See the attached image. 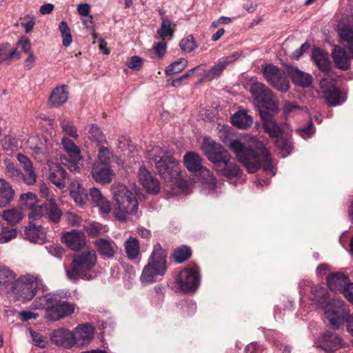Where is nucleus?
Masks as SVG:
<instances>
[{
    "mask_svg": "<svg viewBox=\"0 0 353 353\" xmlns=\"http://www.w3.org/2000/svg\"><path fill=\"white\" fill-rule=\"evenodd\" d=\"M74 334V344L84 346L89 344L94 334V328L91 324H83L77 327Z\"/></svg>",
    "mask_w": 353,
    "mask_h": 353,
    "instance_id": "obj_18",
    "label": "nucleus"
},
{
    "mask_svg": "<svg viewBox=\"0 0 353 353\" xmlns=\"http://www.w3.org/2000/svg\"><path fill=\"white\" fill-rule=\"evenodd\" d=\"M319 346L327 352H334L343 346L341 337L335 333H325L321 339Z\"/></svg>",
    "mask_w": 353,
    "mask_h": 353,
    "instance_id": "obj_23",
    "label": "nucleus"
},
{
    "mask_svg": "<svg viewBox=\"0 0 353 353\" xmlns=\"http://www.w3.org/2000/svg\"><path fill=\"white\" fill-rule=\"evenodd\" d=\"M88 140L95 144L96 146L105 141V137L101 130L100 128L96 124H92L89 126L86 133Z\"/></svg>",
    "mask_w": 353,
    "mask_h": 353,
    "instance_id": "obj_39",
    "label": "nucleus"
},
{
    "mask_svg": "<svg viewBox=\"0 0 353 353\" xmlns=\"http://www.w3.org/2000/svg\"><path fill=\"white\" fill-rule=\"evenodd\" d=\"M68 99V92L65 85L56 87L48 99V105L51 108H58L64 104Z\"/></svg>",
    "mask_w": 353,
    "mask_h": 353,
    "instance_id": "obj_29",
    "label": "nucleus"
},
{
    "mask_svg": "<svg viewBox=\"0 0 353 353\" xmlns=\"http://www.w3.org/2000/svg\"><path fill=\"white\" fill-rule=\"evenodd\" d=\"M183 161L190 172L199 173L203 183L208 184L210 189L215 188L216 179L208 169L202 165V159L198 154L194 152H186Z\"/></svg>",
    "mask_w": 353,
    "mask_h": 353,
    "instance_id": "obj_9",
    "label": "nucleus"
},
{
    "mask_svg": "<svg viewBox=\"0 0 353 353\" xmlns=\"http://www.w3.org/2000/svg\"><path fill=\"white\" fill-rule=\"evenodd\" d=\"M327 283L332 291L337 292L343 290L347 286L349 279L343 273L336 272L327 276Z\"/></svg>",
    "mask_w": 353,
    "mask_h": 353,
    "instance_id": "obj_32",
    "label": "nucleus"
},
{
    "mask_svg": "<svg viewBox=\"0 0 353 353\" xmlns=\"http://www.w3.org/2000/svg\"><path fill=\"white\" fill-rule=\"evenodd\" d=\"M24 22L21 23V26L24 28L26 33L30 32L34 25H35V19L32 14H27L23 17Z\"/></svg>",
    "mask_w": 353,
    "mask_h": 353,
    "instance_id": "obj_57",
    "label": "nucleus"
},
{
    "mask_svg": "<svg viewBox=\"0 0 353 353\" xmlns=\"http://www.w3.org/2000/svg\"><path fill=\"white\" fill-rule=\"evenodd\" d=\"M93 243L99 255L103 259L113 258L117 253V246L112 240L99 238Z\"/></svg>",
    "mask_w": 353,
    "mask_h": 353,
    "instance_id": "obj_21",
    "label": "nucleus"
},
{
    "mask_svg": "<svg viewBox=\"0 0 353 353\" xmlns=\"http://www.w3.org/2000/svg\"><path fill=\"white\" fill-rule=\"evenodd\" d=\"M17 159L22 165L23 169L33 166V163L30 159L23 154H18L17 155Z\"/></svg>",
    "mask_w": 353,
    "mask_h": 353,
    "instance_id": "obj_63",
    "label": "nucleus"
},
{
    "mask_svg": "<svg viewBox=\"0 0 353 353\" xmlns=\"http://www.w3.org/2000/svg\"><path fill=\"white\" fill-rule=\"evenodd\" d=\"M188 65V61L185 59L181 58L174 63L169 65L165 70V73L167 76L177 74L182 71Z\"/></svg>",
    "mask_w": 353,
    "mask_h": 353,
    "instance_id": "obj_45",
    "label": "nucleus"
},
{
    "mask_svg": "<svg viewBox=\"0 0 353 353\" xmlns=\"http://www.w3.org/2000/svg\"><path fill=\"white\" fill-rule=\"evenodd\" d=\"M286 70L294 84L303 88H307L312 84V77L310 74L292 65L288 66Z\"/></svg>",
    "mask_w": 353,
    "mask_h": 353,
    "instance_id": "obj_25",
    "label": "nucleus"
},
{
    "mask_svg": "<svg viewBox=\"0 0 353 353\" xmlns=\"http://www.w3.org/2000/svg\"><path fill=\"white\" fill-rule=\"evenodd\" d=\"M60 126L62 130L68 136L77 139L79 138V134L77 132V130L74 125L70 121L67 119H62L60 122Z\"/></svg>",
    "mask_w": 353,
    "mask_h": 353,
    "instance_id": "obj_47",
    "label": "nucleus"
},
{
    "mask_svg": "<svg viewBox=\"0 0 353 353\" xmlns=\"http://www.w3.org/2000/svg\"><path fill=\"white\" fill-rule=\"evenodd\" d=\"M97 254L94 250H88L74 256L71 270H66L68 277L72 281L79 278L91 280L94 277L92 271L97 263Z\"/></svg>",
    "mask_w": 353,
    "mask_h": 353,
    "instance_id": "obj_7",
    "label": "nucleus"
},
{
    "mask_svg": "<svg viewBox=\"0 0 353 353\" xmlns=\"http://www.w3.org/2000/svg\"><path fill=\"white\" fill-rule=\"evenodd\" d=\"M62 241L71 250L78 251L86 245L85 235L83 232L72 230L62 234Z\"/></svg>",
    "mask_w": 353,
    "mask_h": 353,
    "instance_id": "obj_16",
    "label": "nucleus"
},
{
    "mask_svg": "<svg viewBox=\"0 0 353 353\" xmlns=\"http://www.w3.org/2000/svg\"><path fill=\"white\" fill-rule=\"evenodd\" d=\"M259 113L263 121V127L265 132L268 133L270 137H279L281 136L283 130L274 119L272 114L264 110H260Z\"/></svg>",
    "mask_w": 353,
    "mask_h": 353,
    "instance_id": "obj_17",
    "label": "nucleus"
},
{
    "mask_svg": "<svg viewBox=\"0 0 353 353\" xmlns=\"http://www.w3.org/2000/svg\"><path fill=\"white\" fill-rule=\"evenodd\" d=\"M61 145L68 157L61 156V163L71 172H79L80 170L79 163L82 159L79 148L67 137L62 138Z\"/></svg>",
    "mask_w": 353,
    "mask_h": 353,
    "instance_id": "obj_11",
    "label": "nucleus"
},
{
    "mask_svg": "<svg viewBox=\"0 0 353 353\" xmlns=\"http://www.w3.org/2000/svg\"><path fill=\"white\" fill-rule=\"evenodd\" d=\"M192 252L189 247L182 245L177 248L174 252V258L176 262L182 263L188 260L191 256Z\"/></svg>",
    "mask_w": 353,
    "mask_h": 353,
    "instance_id": "obj_46",
    "label": "nucleus"
},
{
    "mask_svg": "<svg viewBox=\"0 0 353 353\" xmlns=\"http://www.w3.org/2000/svg\"><path fill=\"white\" fill-rule=\"evenodd\" d=\"M311 58L316 67L323 73L327 74L331 69V62L327 52L319 48L312 50Z\"/></svg>",
    "mask_w": 353,
    "mask_h": 353,
    "instance_id": "obj_22",
    "label": "nucleus"
},
{
    "mask_svg": "<svg viewBox=\"0 0 353 353\" xmlns=\"http://www.w3.org/2000/svg\"><path fill=\"white\" fill-rule=\"evenodd\" d=\"M263 74L266 81L275 89L286 92L290 88V82L285 72L279 68L268 64L263 67Z\"/></svg>",
    "mask_w": 353,
    "mask_h": 353,
    "instance_id": "obj_13",
    "label": "nucleus"
},
{
    "mask_svg": "<svg viewBox=\"0 0 353 353\" xmlns=\"http://www.w3.org/2000/svg\"><path fill=\"white\" fill-rule=\"evenodd\" d=\"M323 92L326 101L330 105L335 106L345 101L340 90L334 86L332 88L324 89Z\"/></svg>",
    "mask_w": 353,
    "mask_h": 353,
    "instance_id": "obj_40",
    "label": "nucleus"
},
{
    "mask_svg": "<svg viewBox=\"0 0 353 353\" xmlns=\"http://www.w3.org/2000/svg\"><path fill=\"white\" fill-rule=\"evenodd\" d=\"M172 34H173V31L171 28L170 20H169L168 19H163L161 22V28L157 31V34H158L159 37H160V38L163 39V40H164V39L168 35H170V37H172Z\"/></svg>",
    "mask_w": 353,
    "mask_h": 353,
    "instance_id": "obj_50",
    "label": "nucleus"
},
{
    "mask_svg": "<svg viewBox=\"0 0 353 353\" xmlns=\"http://www.w3.org/2000/svg\"><path fill=\"white\" fill-rule=\"evenodd\" d=\"M166 252L160 244H156L148 259L147 265L143 268L140 281L142 283H154L163 276L166 271Z\"/></svg>",
    "mask_w": 353,
    "mask_h": 353,
    "instance_id": "obj_6",
    "label": "nucleus"
},
{
    "mask_svg": "<svg viewBox=\"0 0 353 353\" xmlns=\"http://www.w3.org/2000/svg\"><path fill=\"white\" fill-rule=\"evenodd\" d=\"M276 138V140L275 144L276 147L289 154L292 150L291 143L288 139H284L281 136Z\"/></svg>",
    "mask_w": 353,
    "mask_h": 353,
    "instance_id": "obj_58",
    "label": "nucleus"
},
{
    "mask_svg": "<svg viewBox=\"0 0 353 353\" xmlns=\"http://www.w3.org/2000/svg\"><path fill=\"white\" fill-rule=\"evenodd\" d=\"M14 273L5 266L0 267V286L6 287L14 282Z\"/></svg>",
    "mask_w": 353,
    "mask_h": 353,
    "instance_id": "obj_44",
    "label": "nucleus"
},
{
    "mask_svg": "<svg viewBox=\"0 0 353 353\" xmlns=\"http://www.w3.org/2000/svg\"><path fill=\"white\" fill-rule=\"evenodd\" d=\"M67 172L57 163H52L50 165L49 179L57 188L62 189L65 187V179Z\"/></svg>",
    "mask_w": 353,
    "mask_h": 353,
    "instance_id": "obj_28",
    "label": "nucleus"
},
{
    "mask_svg": "<svg viewBox=\"0 0 353 353\" xmlns=\"http://www.w3.org/2000/svg\"><path fill=\"white\" fill-rule=\"evenodd\" d=\"M166 43L163 41L159 43H157L154 47L155 53L159 57H162L166 52Z\"/></svg>",
    "mask_w": 353,
    "mask_h": 353,
    "instance_id": "obj_64",
    "label": "nucleus"
},
{
    "mask_svg": "<svg viewBox=\"0 0 353 353\" xmlns=\"http://www.w3.org/2000/svg\"><path fill=\"white\" fill-rule=\"evenodd\" d=\"M15 192L9 181L0 178V199L6 205H9L14 199Z\"/></svg>",
    "mask_w": 353,
    "mask_h": 353,
    "instance_id": "obj_33",
    "label": "nucleus"
},
{
    "mask_svg": "<svg viewBox=\"0 0 353 353\" xmlns=\"http://www.w3.org/2000/svg\"><path fill=\"white\" fill-rule=\"evenodd\" d=\"M37 201V196L32 193L28 192L23 194L20 196V201L23 205L31 207V210L34 208V204Z\"/></svg>",
    "mask_w": 353,
    "mask_h": 353,
    "instance_id": "obj_56",
    "label": "nucleus"
},
{
    "mask_svg": "<svg viewBox=\"0 0 353 353\" xmlns=\"http://www.w3.org/2000/svg\"><path fill=\"white\" fill-rule=\"evenodd\" d=\"M92 176L96 181L106 184L110 183L112 180L114 172L109 165L94 163Z\"/></svg>",
    "mask_w": 353,
    "mask_h": 353,
    "instance_id": "obj_24",
    "label": "nucleus"
},
{
    "mask_svg": "<svg viewBox=\"0 0 353 353\" xmlns=\"http://www.w3.org/2000/svg\"><path fill=\"white\" fill-rule=\"evenodd\" d=\"M315 132L314 123L310 121L309 124L304 128H300L296 130V132L304 139L311 137Z\"/></svg>",
    "mask_w": 353,
    "mask_h": 353,
    "instance_id": "obj_55",
    "label": "nucleus"
},
{
    "mask_svg": "<svg viewBox=\"0 0 353 353\" xmlns=\"http://www.w3.org/2000/svg\"><path fill=\"white\" fill-rule=\"evenodd\" d=\"M30 336L32 339V342L35 345L41 348H44L47 346L48 341L46 336L32 330H30Z\"/></svg>",
    "mask_w": 353,
    "mask_h": 353,
    "instance_id": "obj_54",
    "label": "nucleus"
},
{
    "mask_svg": "<svg viewBox=\"0 0 353 353\" xmlns=\"http://www.w3.org/2000/svg\"><path fill=\"white\" fill-rule=\"evenodd\" d=\"M62 212L54 200L51 199L48 203L33 208L28 215L30 219H37L41 217L47 218L50 222H59Z\"/></svg>",
    "mask_w": 353,
    "mask_h": 353,
    "instance_id": "obj_14",
    "label": "nucleus"
},
{
    "mask_svg": "<svg viewBox=\"0 0 353 353\" xmlns=\"http://www.w3.org/2000/svg\"><path fill=\"white\" fill-rule=\"evenodd\" d=\"M232 63V57H228L219 61L218 63L212 67L205 74L204 78L206 80L212 81L219 77L226 66Z\"/></svg>",
    "mask_w": 353,
    "mask_h": 353,
    "instance_id": "obj_34",
    "label": "nucleus"
},
{
    "mask_svg": "<svg viewBox=\"0 0 353 353\" xmlns=\"http://www.w3.org/2000/svg\"><path fill=\"white\" fill-rule=\"evenodd\" d=\"M258 103L266 109L265 110L267 111H270L273 113H276L279 111V99L271 90L268 97H263L262 100H260Z\"/></svg>",
    "mask_w": 353,
    "mask_h": 353,
    "instance_id": "obj_41",
    "label": "nucleus"
},
{
    "mask_svg": "<svg viewBox=\"0 0 353 353\" xmlns=\"http://www.w3.org/2000/svg\"><path fill=\"white\" fill-rule=\"evenodd\" d=\"M180 48L185 52H191L197 48V44L192 35H189L181 41Z\"/></svg>",
    "mask_w": 353,
    "mask_h": 353,
    "instance_id": "obj_52",
    "label": "nucleus"
},
{
    "mask_svg": "<svg viewBox=\"0 0 353 353\" xmlns=\"http://www.w3.org/2000/svg\"><path fill=\"white\" fill-rule=\"evenodd\" d=\"M90 195L92 201L99 208L101 212L108 214L112 211L110 201L101 194L99 189L96 188H91Z\"/></svg>",
    "mask_w": 353,
    "mask_h": 353,
    "instance_id": "obj_30",
    "label": "nucleus"
},
{
    "mask_svg": "<svg viewBox=\"0 0 353 353\" xmlns=\"http://www.w3.org/2000/svg\"><path fill=\"white\" fill-rule=\"evenodd\" d=\"M36 309L45 310V318L50 321H57L72 315L76 305L67 301L60 293H50L35 299Z\"/></svg>",
    "mask_w": 353,
    "mask_h": 353,
    "instance_id": "obj_2",
    "label": "nucleus"
},
{
    "mask_svg": "<svg viewBox=\"0 0 353 353\" xmlns=\"http://www.w3.org/2000/svg\"><path fill=\"white\" fill-rule=\"evenodd\" d=\"M2 219L8 225L13 226L19 223L23 218V212L20 208H12L11 209L3 210L1 214Z\"/></svg>",
    "mask_w": 353,
    "mask_h": 353,
    "instance_id": "obj_35",
    "label": "nucleus"
},
{
    "mask_svg": "<svg viewBox=\"0 0 353 353\" xmlns=\"http://www.w3.org/2000/svg\"><path fill=\"white\" fill-rule=\"evenodd\" d=\"M128 68L134 70H139L142 68L143 61L139 56L132 57L127 62Z\"/></svg>",
    "mask_w": 353,
    "mask_h": 353,
    "instance_id": "obj_59",
    "label": "nucleus"
},
{
    "mask_svg": "<svg viewBox=\"0 0 353 353\" xmlns=\"http://www.w3.org/2000/svg\"><path fill=\"white\" fill-rule=\"evenodd\" d=\"M176 283L183 292L196 290L200 284L199 268L196 265L186 267L179 273Z\"/></svg>",
    "mask_w": 353,
    "mask_h": 353,
    "instance_id": "obj_12",
    "label": "nucleus"
},
{
    "mask_svg": "<svg viewBox=\"0 0 353 353\" xmlns=\"http://www.w3.org/2000/svg\"><path fill=\"white\" fill-rule=\"evenodd\" d=\"M148 158L164 180L171 183L170 185L172 183H178L179 185L183 183V181L179 180V163L168 152L155 145L148 150Z\"/></svg>",
    "mask_w": 353,
    "mask_h": 353,
    "instance_id": "obj_3",
    "label": "nucleus"
},
{
    "mask_svg": "<svg viewBox=\"0 0 353 353\" xmlns=\"http://www.w3.org/2000/svg\"><path fill=\"white\" fill-rule=\"evenodd\" d=\"M17 159L22 165L23 169L33 166V163L30 159L23 154H18L17 155Z\"/></svg>",
    "mask_w": 353,
    "mask_h": 353,
    "instance_id": "obj_62",
    "label": "nucleus"
},
{
    "mask_svg": "<svg viewBox=\"0 0 353 353\" xmlns=\"http://www.w3.org/2000/svg\"><path fill=\"white\" fill-rule=\"evenodd\" d=\"M59 30L63 37V45L68 46L72 43V36L70 34V30L65 21H61L59 26Z\"/></svg>",
    "mask_w": 353,
    "mask_h": 353,
    "instance_id": "obj_51",
    "label": "nucleus"
},
{
    "mask_svg": "<svg viewBox=\"0 0 353 353\" xmlns=\"http://www.w3.org/2000/svg\"><path fill=\"white\" fill-rule=\"evenodd\" d=\"M70 192L75 203L82 206L85 205L88 199V194L79 181H73L70 185Z\"/></svg>",
    "mask_w": 353,
    "mask_h": 353,
    "instance_id": "obj_31",
    "label": "nucleus"
},
{
    "mask_svg": "<svg viewBox=\"0 0 353 353\" xmlns=\"http://www.w3.org/2000/svg\"><path fill=\"white\" fill-rule=\"evenodd\" d=\"M311 292L313 299L324 308L329 324L333 329H338L349 314L347 305L340 299L328 300L327 293L321 286L313 287Z\"/></svg>",
    "mask_w": 353,
    "mask_h": 353,
    "instance_id": "obj_4",
    "label": "nucleus"
},
{
    "mask_svg": "<svg viewBox=\"0 0 353 353\" xmlns=\"http://www.w3.org/2000/svg\"><path fill=\"white\" fill-rule=\"evenodd\" d=\"M17 232L14 228L0 227V243H7L17 236Z\"/></svg>",
    "mask_w": 353,
    "mask_h": 353,
    "instance_id": "obj_49",
    "label": "nucleus"
},
{
    "mask_svg": "<svg viewBox=\"0 0 353 353\" xmlns=\"http://www.w3.org/2000/svg\"><path fill=\"white\" fill-rule=\"evenodd\" d=\"M201 148L208 159L214 164V169L230 160L228 151L220 143L205 137Z\"/></svg>",
    "mask_w": 353,
    "mask_h": 353,
    "instance_id": "obj_10",
    "label": "nucleus"
},
{
    "mask_svg": "<svg viewBox=\"0 0 353 353\" xmlns=\"http://www.w3.org/2000/svg\"><path fill=\"white\" fill-rule=\"evenodd\" d=\"M342 292L345 298L353 304V283H348Z\"/></svg>",
    "mask_w": 353,
    "mask_h": 353,
    "instance_id": "obj_61",
    "label": "nucleus"
},
{
    "mask_svg": "<svg viewBox=\"0 0 353 353\" xmlns=\"http://www.w3.org/2000/svg\"><path fill=\"white\" fill-rule=\"evenodd\" d=\"M21 181L28 185H32L37 182V174L33 166L23 169Z\"/></svg>",
    "mask_w": 353,
    "mask_h": 353,
    "instance_id": "obj_48",
    "label": "nucleus"
},
{
    "mask_svg": "<svg viewBox=\"0 0 353 353\" xmlns=\"http://www.w3.org/2000/svg\"><path fill=\"white\" fill-rule=\"evenodd\" d=\"M25 236L30 241L39 244L44 243L46 239L44 228L32 222L26 227Z\"/></svg>",
    "mask_w": 353,
    "mask_h": 353,
    "instance_id": "obj_26",
    "label": "nucleus"
},
{
    "mask_svg": "<svg viewBox=\"0 0 353 353\" xmlns=\"http://www.w3.org/2000/svg\"><path fill=\"white\" fill-rule=\"evenodd\" d=\"M332 57L336 68L347 70L350 67V59L346 51L339 46H334L332 51Z\"/></svg>",
    "mask_w": 353,
    "mask_h": 353,
    "instance_id": "obj_27",
    "label": "nucleus"
},
{
    "mask_svg": "<svg viewBox=\"0 0 353 353\" xmlns=\"http://www.w3.org/2000/svg\"><path fill=\"white\" fill-rule=\"evenodd\" d=\"M38 281L34 276H23L15 281L8 293L12 294L16 301H30L36 295Z\"/></svg>",
    "mask_w": 353,
    "mask_h": 353,
    "instance_id": "obj_8",
    "label": "nucleus"
},
{
    "mask_svg": "<svg viewBox=\"0 0 353 353\" xmlns=\"http://www.w3.org/2000/svg\"><path fill=\"white\" fill-rule=\"evenodd\" d=\"M52 342L58 346L70 348L74 345V334L69 330L59 328L50 334Z\"/></svg>",
    "mask_w": 353,
    "mask_h": 353,
    "instance_id": "obj_20",
    "label": "nucleus"
},
{
    "mask_svg": "<svg viewBox=\"0 0 353 353\" xmlns=\"http://www.w3.org/2000/svg\"><path fill=\"white\" fill-rule=\"evenodd\" d=\"M112 153L108 148L101 147L98 154V159L94 163L109 165Z\"/></svg>",
    "mask_w": 353,
    "mask_h": 353,
    "instance_id": "obj_53",
    "label": "nucleus"
},
{
    "mask_svg": "<svg viewBox=\"0 0 353 353\" xmlns=\"http://www.w3.org/2000/svg\"><path fill=\"white\" fill-rule=\"evenodd\" d=\"M17 47H20L22 51L26 54L32 52L31 51V43L30 40L26 37H21L17 43Z\"/></svg>",
    "mask_w": 353,
    "mask_h": 353,
    "instance_id": "obj_60",
    "label": "nucleus"
},
{
    "mask_svg": "<svg viewBox=\"0 0 353 353\" xmlns=\"http://www.w3.org/2000/svg\"><path fill=\"white\" fill-rule=\"evenodd\" d=\"M4 165L6 176L12 181L21 182L22 171L18 166L8 159L4 160Z\"/></svg>",
    "mask_w": 353,
    "mask_h": 353,
    "instance_id": "obj_37",
    "label": "nucleus"
},
{
    "mask_svg": "<svg viewBox=\"0 0 353 353\" xmlns=\"http://www.w3.org/2000/svg\"><path fill=\"white\" fill-rule=\"evenodd\" d=\"M215 170L221 175L227 178L236 177L241 174L240 168L230 161L227 163H222L221 165L218 166Z\"/></svg>",
    "mask_w": 353,
    "mask_h": 353,
    "instance_id": "obj_38",
    "label": "nucleus"
},
{
    "mask_svg": "<svg viewBox=\"0 0 353 353\" xmlns=\"http://www.w3.org/2000/svg\"><path fill=\"white\" fill-rule=\"evenodd\" d=\"M138 179L148 192L157 194L160 190L159 181L152 176L150 172L144 167H140L138 172Z\"/></svg>",
    "mask_w": 353,
    "mask_h": 353,
    "instance_id": "obj_19",
    "label": "nucleus"
},
{
    "mask_svg": "<svg viewBox=\"0 0 353 353\" xmlns=\"http://www.w3.org/2000/svg\"><path fill=\"white\" fill-rule=\"evenodd\" d=\"M252 97L257 102L262 100V98L270 94V89L265 84L260 82L254 83L250 88Z\"/></svg>",
    "mask_w": 353,
    "mask_h": 353,
    "instance_id": "obj_43",
    "label": "nucleus"
},
{
    "mask_svg": "<svg viewBox=\"0 0 353 353\" xmlns=\"http://www.w3.org/2000/svg\"><path fill=\"white\" fill-rule=\"evenodd\" d=\"M111 191L114 201L113 214L117 220L126 221L129 216L137 214L138 201L125 185L114 183L112 185Z\"/></svg>",
    "mask_w": 353,
    "mask_h": 353,
    "instance_id": "obj_5",
    "label": "nucleus"
},
{
    "mask_svg": "<svg viewBox=\"0 0 353 353\" xmlns=\"http://www.w3.org/2000/svg\"><path fill=\"white\" fill-rule=\"evenodd\" d=\"M338 34L341 43L348 49L353 57V16L350 17L347 21H343L339 24Z\"/></svg>",
    "mask_w": 353,
    "mask_h": 353,
    "instance_id": "obj_15",
    "label": "nucleus"
},
{
    "mask_svg": "<svg viewBox=\"0 0 353 353\" xmlns=\"http://www.w3.org/2000/svg\"><path fill=\"white\" fill-rule=\"evenodd\" d=\"M256 150L246 147L239 140H233L228 145L229 148L234 152L237 160L241 163L250 173H254L260 168L265 170H270L272 165V155L265 147L268 143L267 139L260 140L255 137Z\"/></svg>",
    "mask_w": 353,
    "mask_h": 353,
    "instance_id": "obj_1",
    "label": "nucleus"
},
{
    "mask_svg": "<svg viewBox=\"0 0 353 353\" xmlns=\"http://www.w3.org/2000/svg\"><path fill=\"white\" fill-rule=\"evenodd\" d=\"M125 250L130 259H136L140 253V246L137 239L130 237L125 241Z\"/></svg>",
    "mask_w": 353,
    "mask_h": 353,
    "instance_id": "obj_42",
    "label": "nucleus"
},
{
    "mask_svg": "<svg viewBox=\"0 0 353 353\" xmlns=\"http://www.w3.org/2000/svg\"><path fill=\"white\" fill-rule=\"evenodd\" d=\"M232 122L240 129H247L252 124L253 119L245 110H239L232 117Z\"/></svg>",
    "mask_w": 353,
    "mask_h": 353,
    "instance_id": "obj_36",
    "label": "nucleus"
}]
</instances>
